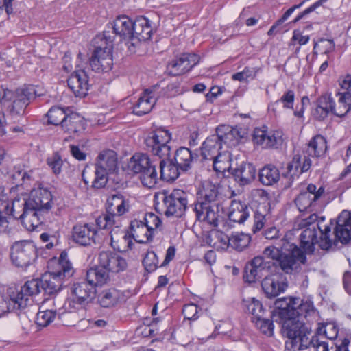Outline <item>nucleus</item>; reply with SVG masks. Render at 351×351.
<instances>
[{
  "mask_svg": "<svg viewBox=\"0 0 351 351\" xmlns=\"http://www.w3.org/2000/svg\"><path fill=\"white\" fill-rule=\"evenodd\" d=\"M51 204L52 195L47 189H34L29 196L22 194L11 202L0 189V233L6 230L10 216L19 219L28 231L36 230L46 221Z\"/></svg>",
  "mask_w": 351,
  "mask_h": 351,
  "instance_id": "obj_1",
  "label": "nucleus"
},
{
  "mask_svg": "<svg viewBox=\"0 0 351 351\" xmlns=\"http://www.w3.org/2000/svg\"><path fill=\"white\" fill-rule=\"evenodd\" d=\"M315 314L313 302L296 298H283L275 302L273 320L282 324V335L288 338L285 348L288 351L306 349L308 339L312 335L311 326L304 319Z\"/></svg>",
  "mask_w": 351,
  "mask_h": 351,
  "instance_id": "obj_2",
  "label": "nucleus"
},
{
  "mask_svg": "<svg viewBox=\"0 0 351 351\" xmlns=\"http://www.w3.org/2000/svg\"><path fill=\"white\" fill-rule=\"evenodd\" d=\"M324 217H318L316 213L311 214L303 219L300 226L304 230L300 234V243L306 253L312 254L317 245L324 250H328L336 246L339 241L346 244L351 240V213L343 210L337 217L334 230L335 239H330L331 228L324 225Z\"/></svg>",
  "mask_w": 351,
  "mask_h": 351,
  "instance_id": "obj_3",
  "label": "nucleus"
},
{
  "mask_svg": "<svg viewBox=\"0 0 351 351\" xmlns=\"http://www.w3.org/2000/svg\"><path fill=\"white\" fill-rule=\"evenodd\" d=\"M223 187L218 183L204 181L197 193V199L193 210L196 218L206 221L214 227L223 219V203L225 201Z\"/></svg>",
  "mask_w": 351,
  "mask_h": 351,
  "instance_id": "obj_4",
  "label": "nucleus"
},
{
  "mask_svg": "<svg viewBox=\"0 0 351 351\" xmlns=\"http://www.w3.org/2000/svg\"><path fill=\"white\" fill-rule=\"evenodd\" d=\"M263 257L275 263L274 267H280L287 274L298 271L306 262L304 253L294 243L282 238L276 245H269L263 252Z\"/></svg>",
  "mask_w": 351,
  "mask_h": 351,
  "instance_id": "obj_5",
  "label": "nucleus"
},
{
  "mask_svg": "<svg viewBox=\"0 0 351 351\" xmlns=\"http://www.w3.org/2000/svg\"><path fill=\"white\" fill-rule=\"evenodd\" d=\"M327 150L326 138L322 135H316L308 143L306 153L302 162V157L299 154L295 155L292 160L288 163L287 171L282 173V176L288 179L289 185L298 178L302 173L306 172L311 167L312 161L309 156L319 158L324 155Z\"/></svg>",
  "mask_w": 351,
  "mask_h": 351,
  "instance_id": "obj_6",
  "label": "nucleus"
},
{
  "mask_svg": "<svg viewBox=\"0 0 351 351\" xmlns=\"http://www.w3.org/2000/svg\"><path fill=\"white\" fill-rule=\"evenodd\" d=\"M35 95L36 90L32 86H24L15 91L0 87V102L13 122L19 121L25 115V109Z\"/></svg>",
  "mask_w": 351,
  "mask_h": 351,
  "instance_id": "obj_7",
  "label": "nucleus"
},
{
  "mask_svg": "<svg viewBox=\"0 0 351 351\" xmlns=\"http://www.w3.org/2000/svg\"><path fill=\"white\" fill-rule=\"evenodd\" d=\"M117 169V154L112 150H104L97 156L94 178L89 176L88 169L85 168L82 174V179L86 184L91 183L93 188L101 189L108 182V176L114 173Z\"/></svg>",
  "mask_w": 351,
  "mask_h": 351,
  "instance_id": "obj_8",
  "label": "nucleus"
},
{
  "mask_svg": "<svg viewBox=\"0 0 351 351\" xmlns=\"http://www.w3.org/2000/svg\"><path fill=\"white\" fill-rule=\"evenodd\" d=\"M49 273L43 274L39 282L45 294L55 295L62 289L66 272V250L59 258L53 257L47 263Z\"/></svg>",
  "mask_w": 351,
  "mask_h": 351,
  "instance_id": "obj_9",
  "label": "nucleus"
},
{
  "mask_svg": "<svg viewBox=\"0 0 351 351\" xmlns=\"http://www.w3.org/2000/svg\"><path fill=\"white\" fill-rule=\"evenodd\" d=\"M40 291L39 278L27 281L20 289H8V297L1 299L3 304L1 311L10 312L25 308L29 302V297L37 295Z\"/></svg>",
  "mask_w": 351,
  "mask_h": 351,
  "instance_id": "obj_10",
  "label": "nucleus"
},
{
  "mask_svg": "<svg viewBox=\"0 0 351 351\" xmlns=\"http://www.w3.org/2000/svg\"><path fill=\"white\" fill-rule=\"evenodd\" d=\"M216 135L208 137L201 147V154L204 160H213L219 154V150L222 143H230L234 139L238 141L240 138L237 129L227 125H220L216 129Z\"/></svg>",
  "mask_w": 351,
  "mask_h": 351,
  "instance_id": "obj_11",
  "label": "nucleus"
},
{
  "mask_svg": "<svg viewBox=\"0 0 351 351\" xmlns=\"http://www.w3.org/2000/svg\"><path fill=\"white\" fill-rule=\"evenodd\" d=\"M106 213L96 219L98 228H106L116 223V219L125 214L129 210V201L121 193L110 195L105 205Z\"/></svg>",
  "mask_w": 351,
  "mask_h": 351,
  "instance_id": "obj_12",
  "label": "nucleus"
},
{
  "mask_svg": "<svg viewBox=\"0 0 351 351\" xmlns=\"http://www.w3.org/2000/svg\"><path fill=\"white\" fill-rule=\"evenodd\" d=\"M128 168L134 173H141L142 184L148 188L154 187L158 180L156 166L153 165L147 154H136L130 160Z\"/></svg>",
  "mask_w": 351,
  "mask_h": 351,
  "instance_id": "obj_13",
  "label": "nucleus"
},
{
  "mask_svg": "<svg viewBox=\"0 0 351 351\" xmlns=\"http://www.w3.org/2000/svg\"><path fill=\"white\" fill-rule=\"evenodd\" d=\"M189 197V195L181 189H174L169 194L163 193L161 194V210L167 217H181L187 208Z\"/></svg>",
  "mask_w": 351,
  "mask_h": 351,
  "instance_id": "obj_14",
  "label": "nucleus"
},
{
  "mask_svg": "<svg viewBox=\"0 0 351 351\" xmlns=\"http://www.w3.org/2000/svg\"><path fill=\"white\" fill-rule=\"evenodd\" d=\"M171 140V134L167 130L158 128L150 133L145 143L147 149L154 156L170 158L171 147L168 143Z\"/></svg>",
  "mask_w": 351,
  "mask_h": 351,
  "instance_id": "obj_15",
  "label": "nucleus"
},
{
  "mask_svg": "<svg viewBox=\"0 0 351 351\" xmlns=\"http://www.w3.org/2000/svg\"><path fill=\"white\" fill-rule=\"evenodd\" d=\"M36 250L34 245L27 241L15 242L11 247L10 258L12 263L17 267L28 266Z\"/></svg>",
  "mask_w": 351,
  "mask_h": 351,
  "instance_id": "obj_16",
  "label": "nucleus"
},
{
  "mask_svg": "<svg viewBox=\"0 0 351 351\" xmlns=\"http://www.w3.org/2000/svg\"><path fill=\"white\" fill-rule=\"evenodd\" d=\"M275 263L267 261L262 256L254 257L245 267L243 278L249 283L255 282L274 267Z\"/></svg>",
  "mask_w": 351,
  "mask_h": 351,
  "instance_id": "obj_17",
  "label": "nucleus"
},
{
  "mask_svg": "<svg viewBox=\"0 0 351 351\" xmlns=\"http://www.w3.org/2000/svg\"><path fill=\"white\" fill-rule=\"evenodd\" d=\"M199 62V57L195 53H184L179 58L171 60L167 66L171 75L177 76L189 72Z\"/></svg>",
  "mask_w": 351,
  "mask_h": 351,
  "instance_id": "obj_18",
  "label": "nucleus"
},
{
  "mask_svg": "<svg viewBox=\"0 0 351 351\" xmlns=\"http://www.w3.org/2000/svg\"><path fill=\"white\" fill-rule=\"evenodd\" d=\"M98 264L107 271L118 273L126 269L125 258L111 251H102L98 255Z\"/></svg>",
  "mask_w": 351,
  "mask_h": 351,
  "instance_id": "obj_19",
  "label": "nucleus"
},
{
  "mask_svg": "<svg viewBox=\"0 0 351 351\" xmlns=\"http://www.w3.org/2000/svg\"><path fill=\"white\" fill-rule=\"evenodd\" d=\"M261 287L266 296L272 298L283 293L287 285L283 275L276 273L265 276L262 280Z\"/></svg>",
  "mask_w": 351,
  "mask_h": 351,
  "instance_id": "obj_20",
  "label": "nucleus"
},
{
  "mask_svg": "<svg viewBox=\"0 0 351 351\" xmlns=\"http://www.w3.org/2000/svg\"><path fill=\"white\" fill-rule=\"evenodd\" d=\"M132 28V37L130 39V44L128 46L136 47L141 41H146L150 39L152 34V28L148 19L144 16H139L133 21Z\"/></svg>",
  "mask_w": 351,
  "mask_h": 351,
  "instance_id": "obj_21",
  "label": "nucleus"
},
{
  "mask_svg": "<svg viewBox=\"0 0 351 351\" xmlns=\"http://www.w3.org/2000/svg\"><path fill=\"white\" fill-rule=\"evenodd\" d=\"M71 237L76 243L84 246L90 245L97 242V231L93 224H78L73 227Z\"/></svg>",
  "mask_w": 351,
  "mask_h": 351,
  "instance_id": "obj_22",
  "label": "nucleus"
},
{
  "mask_svg": "<svg viewBox=\"0 0 351 351\" xmlns=\"http://www.w3.org/2000/svg\"><path fill=\"white\" fill-rule=\"evenodd\" d=\"M67 86L75 97L86 96L88 89L87 75L82 70L73 72L67 79Z\"/></svg>",
  "mask_w": 351,
  "mask_h": 351,
  "instance_id": "obj_23",
  "label": "nucleus"
},
{
  "mask_svg": "<svg viewBox=\"0 0 351 351\" xmlns=\"http://www.w3.org/2000/svg\"><path fill=\"white\" fill-rule=\"evenodd\" d=\"M89 64L93 71L96 73H106L112 69V54L106 51H92L89 59Z\"/></svg>",
  "mask_w": 351,
  "mask_h": 351,
  "instance_id": "obj_24",
  "label": "nucleus"
},
{
  "mask_svg": "<svg viewBox=\"0 0 351 351\" xmlns=\"http://www.w3.org/2000/svg\"><path fill=\"white\" fill-rule=\"evenodd\" d=\"M96 289L86 280H79L75 282L71 287L73 302L81 304L89 298L95 295Z\"/></svg>",
  "mask_w": 351,
  "mask_h": 351,
  "instance_id": "obj_25",
  "label": "nucleus"
},
{
  "mask_svg": "<svg viewBox=\"0 0 351 351\" xmlns=\"http://www.w3.org/2000/svg\"><path fill=\"white\" fill-rule=\"evenodd\" d=\"M133 21L125 15L117 17L112 23L113 32L119 36L122 39L128 40L130 44V39L132 37V28Z\"/></svg>",
  "mask_w": 351,
  "mask_h": 351,
  "instance_id": "obj_26",
  "label": "nucleus"
},
{
  "mask_svg": "<svg viewBox=\"0 0 351 351\" xmlns=\"http://www.w3.org/2000/svg\"><path fill=\"white\" fill-rule=\"evenodd\" d=\"M232 175L240 185L244 186L254 180L256 169L252 164L243 162L238 167L232 170Z\"/></svg>",
  "mask_w": 351,
  "mask_h": 351,
  "instance_id": "obj_27",
  "label": "nucleus"
},
{
  "mask_svg": "<svg viewBox=\"0 0 351 351\" xmlns=\"http://www.w3.org/2000/svg\"><path fill=\"white\" fill-rule=\"evenodd\" d=\"M157 98L152 90L146 89L134 106V112L141 116L149 113L156 102Z\"/></svg>",
  "mask_w": 351,
  "mask_h": 351,
  "instance_id": "obj_28",
  "label": "nucleus"
},
{
  "mask_svg": "<svg viewBox=\"0 0 351 351\" xmlns=\"http://www.w3.org/2000/svg\"><path fill=\"white\" fill-rule=\"evenodd\" d=\"M160 178L167 182H173L180 176L181 169L173 160L163 157H159Z\"/></svg>",
  "mask_w": 351,
  "mask_h": 351,
  "instance_id": "obj_29",
  "label": "nucleus"
},
{
  "mask_svg": "<svg viewBox=\"0 0 351 351\" xmlns=\"http://www.w3.org/2000/svg\"><path fill=\"white\" fill-rule=\"evenodd\" d=\"M123 297L122 293L115 289L109 288L101 291L97 296V302L103 308H112L117 306Z\"/></svg>",
  "mask_w": 351,
  "mask_h": 351,
  "instance_id": "obj_30",
  "label": "nucleus"
},
{
  "mask_svg": "<svg viewBox=\"0 0 351 351\" xmlns=\"http://www.w3.org/2000/svg\"><path fill=\"white\" fill-rule=\"evenodd\" d=\"M131 234L133 239L138 243H146L152 240L153 234L143 221L133 220L130 223Z\"/></svg>",
  "mask_w": 351,
  "mask_h": 351,
  "instance_id": "obj_31",
  "label": "nucleus"
},
{
  "mask_svg": "<svg viewBox=\"0 0 351 351\" xmlns=\"http://www.w3.org/2000/svg\"><path fill=\"white\" fill-rule=\"evenodd\" d=\"M250 209L241 201L232 200L228 213L229 219L233 222L243 223L250 216Z\"/></svg>",
  "mask_w": 351,
  "mask_h": 351,
  "instance_id": "obj_32",
  "label": "nucleus"
},
{
  "mask_svg": "<svg viewBox=\"0 0 351 351\" xmlns=\"http://www.w3.org/2000/svg\"><path fill=\"white\" fill-rule=\"evenodd\" d=\"M331 112L335 114V102L329 96H323L318 100V104L312 111L315 119L319 121L324 120Z\"/></svg>",
  "mask_w": 351,
  "mask_h": 351,
  "instance_id": "obj_33",
  "label": "nucleus"
},
{
  "mask_svg": "<svg viewBox=\"0 0 351 351\" xmlns=\"http://www.w3.org/2000/svg\"><path fill=\"white\" fill-rule=\"evenodd\" d=\"M114 37L110 36L109 31H104L103 34L97 35L92 40L93 51H106L112 54Z\"/></svg>",
  "mask_w": 351,
  "mask_h": 351,
  "instance_id": "obj_34",
  "label": "nucleus"
},
{
  "mask_svg": "<svg viewBox=\"0 0 351 351\" xmlns=\"http://www.w3.org/2000/svg\"><path fill=\"white\" fill-rule=\"evenodd\" d=\"M259 181L265 186H272L277 183L280 178L278 169L274 165H265L258 173Z\"/></svg>",
  "mask_w": 351,
  "mask_h": 351,
  "instance_id": "obj_35",
  "label": "nucleus"
},
{
  "mask_svg": "<svg viewBox=\"0 0 351 351\" xmlns=\"http://www.w3.org/2000/svg\"><path fill=\"white\" fill-rule=\"evenodd\" d=\"M86 280L95 289L97 286H102L109 280L108 272L99 265L87 271Z\"/></svg>",
  "mask_w": 351,
  "mask_h": 351,
  "instance_id": "obj_36",
  "label": "nucleus"
},
{
  "mask_svg": "<svg viewBox=\"0 0 351 351\" xmlns=\"http://www.w3.org/2000/svg\"><path fill=\"white\" fill-rule=\"evenodd\" d=\"M193 159V156L188 148L180 147L175 153L174 162L182 171H186L191 168Z\"/></svg>",
  "mask_w": 351,
  "mask_h": 351,
  "instance_id": "obj_37",
  "label": "nucleus"
},
{
  "mask_svg": "<svg viewBox=\"0 0 351 351\" xmlns=\"http://www.w3.org/2000/svg\"><path fill=\"white\" fill-rule=\"evenodd\" d=\"M245 311L252 315V321L254 322L265 315L266 311L261 302L254 298L250 300H243Z\"/></svg>",
  "mask_w": 351,
  "mask_h": 351,
  "instance_id": "obj_38",
  "label": "nucleus"
},
{
  "mask_svg": "<svg viewBox=\"0 0 351 351\" xmlns=\"http://www.w3.org/2000/svg\"><path fill=\"white\" fill-rule=\"evenodd\" d=\"M86 128V121L84 117L75 112L67 114V132L77 134L82 133Z\"/></svg>",
  "mask_w": 351,
  "mask_h": 351,
  "instance_id": "obj_39",
  "label": "nucleus"
},
{
  "mask_svg": "<svg viewBox=\"0 0 351 351\" xmlns=\"http://www.w3.org/2000/svg\"><path fill=\"white\" fill-rule=\"evenodd\" d=\"M47 123L54 125H61L66 121V110L63 107L53 106L47 114Z\"/></svg>",
  "mask_w": 351,
  "mask_h": 351,
  "instance_id": "obj_40",
  "label": "nucleus"
},
{
  "mask_svg": "<svg viewBox=\"0 0 351 351\" xmlns=\"http://www.w3.org/2000/svg\"><path fill=\"white\" fill-rule=\"evenodd\" d=\"M251 237L249 234L235 232L228 238V245L238 251H242L248 246Z\"/></svg>",
  "mask_w": 351,
  "mask_h": 351,
  "instance_id": "obj_41",
  "label": "nucleus"
},
{
  "mask_svg": "<svg viewBox=\"0 0 351 351\" xmlns=\"http://www.w3.org/2000/svg\"><path fill=\"white\" fill-rule=\"evenodd\" d=\"M317 200H314V198L311 197V195L306 193H300L295 199V204L297 206L300 212L313 211L316 202Z\"/></svg>",
  "mask_w": 351,
  "mask_h": 351,
  "instance_id": "obj_42",
  "label": "nucleus"
},
{
  "mask_svg": "<svg viewBox=\"0 0 351 351\" xmlns=\"http://www.w3.org/2000/svg\"><path fill=\"white\" fill-rule=\"evenodd\" d=\"M339 328L334 322L322 324L316 331L315 335L327 338L328 339H335L338 335Z\"/></svg>",
  "mask_w": 351,
  "mask_h": 351,
  "instance_id": "obj_43",
  "label": "nucleus"
},
{
  "mask_svg": "<svg viewBox=\"0 0 351 351\" xmlns=\"http://www.w3.org/2000/svg\"><path fill=\"white\" fill-rule=\"evenodd\" d=\"M351 94L349 92L341 93L339 98L338 109L335 107V114L337 117H343L350 109Z\"/></svg>",
  "mask_w": 351,
  "mask_h": 351,
  "instance_id": "obj_44",
  "label": "nucleus"
},
{
  "mask_svg": "<svg viewBox=\"0 0 351 351\" xmlns=\"http://www.w3.org/2000/svg\"><path fill=\"white\" fill-rule=\"evenodd\" d=\"M213 160V169L217 173H224L230 169V154L228 153L217 154Z\"/></svg>",
  "mask_w": 351,
  "mask_h": 351,
  "instance_id": "obj_45",
  "label": "nucleus"
},
{
  "mask_svg": "<svg viewBox=\"0 0 351 351\" xmlns=\"http://www.w3.org/2000/svg\"><path fill=\"white\" fill-rule=\"evenodd\" d=\"M259 70L257 67L245 66L242 71L233 74L232 79L241 82H247L249 79H254Z\"/></svg>",
  "mask_w": 351,
  "mask_h": 351,
  "instance_id": "obj_46",
  "label": "nucleus"
},
{
  "mask_svg": "<svg viewBox=\"0 0 351 351\" xmlns=\"http://www.w3.org/2000/svg\"><path fill=\"white\" fill-rule=\"evenodd\" d=\"M133 245L130 236L126 234L123 237L116 238L115 241H112L111 246L116 250L125 252L132 248Z\"/></svg>",
  "mask_w": 351,
  "mask_h": 351,
  "instance_id": "obj_47",
  "label": "nucleus"
},
{
  "mask_svg": "<svg viewBox=\"0 0 351 351\" xmlns=\"http://www.w3.org/2000/svg\"><path fill=\"white\" fill-rule=\"evenodd\" d=\"M267 210L265 207H258L254 215V226L253 232L255 233L261 230L265 226L266 222Z\"/></svg>",
  "mask_w": 351,
  "mask_h": 351,
  "instance_id": "obj_48",
  "label": "nucleus"
},
{
  "mask_svg": "<svg viewBox=\"0 0 351 351\" xmlns=\"http://www.w3.org/2000/svg\"><path fill=\"white\" fill-rule=\"evenodd\" d=\"M272 313L273 311L269 314V316L273 319ZM273 322H274L273 319L271 321L265 315L262 317L260 320L255 321L254 323L263 334H265L268 336H271L274 329Z\"/></svg>",
  "mask_w": 351,
  "mask_h": 351,
  "instance_id": "obj_49",
  "label": "nucleus"
},
{
  "mask_svg": "<svg viewBox=\"0 0 351 351\" xmlns=\"http://www.w3.org/2000/svg\"><path fill=\"white\" fill-rule=\"evenodd\" d=\"M303 2L300 3L298 5H295L290 8H289L282 16L280 19H279L270 28L268 31L267 34L269 36L274 35L278 32H279V26L282 24L295 11V9L300 8L302 5Z\"/></svg>",
  "mask_w": 351,
  "mask_h": 351,
  "instance_id": "obj_50",
  "label": "nucleus"
},
{
  "mask_svg": "<svg viewBox=\"0 0 351 351\" xmlns=\"http://www.w3.org/2000/svg\"><path fill=\"white\" fill-rule=\"evenodd\" d=\"M295 99V93L293 90H289L284 93L282 97L276 101L272 106L278 107L281 104L283 108L293 109V103Z\"/></svg>",
  "mask_w": 351,
  "mask_h": 351,
  "instance_id": "obj_51",
  "label": "nucleus"
},
{
  "mask_svg": "<svg viewBox=\"0 0 351 351\" xmlns=\"http://www.w3.org/2000/svg\"><path fill=\"white\" fill-rule=\"evenodd\" d=\"M143 264L148 272L155 271L158 267V258L153 251L147 252L145 256Z\"/></svg>",
  "mask_w": 351,
  "mask_h": 351,
  "instance_id": "obj_52",
  "label": "nucleus"
},
{
  "mask_svg": "<svg viewBox=\"0 0 351 351\" xmlns=\"http://www.w3.org/2000/svg\"><path fill=\"white\" fill-rule=\"evenodd\" d=\"M335 45L333 40L320 38L318 41H314L313 50L317 48L324 54H328L335 50Z\"/></svg>",
  "mask_w": 351,
  "mask_h": 351,
  "instance_id": "obj_53",
  "label": "nucleus"
},
{
  "mask_svg": "<svg viewBox=\"0 0 351 351\" xmlns=\"http://www.w3.org/2000/svg\"><path fill=\"white\" fill-rule=\"evenodd\" d=\"M323 337L318 335H311L308 339V343L306 344V348L312 346L315 351H329L328 343L322 340Z\"/></svg>",
  "mask_w": 351,
  "mask_h": 351,
  "instance_id": "obj_54",
  "label": "nucleus"
},
{
  "mask_svg": "<svg viewBox=\"0 0 351 351\" xmlns=\"http://www.w3.org/2000/svg\"><path fill=\"white\" fill-rule=\"evenodd\" d=\"M101 230H110V239L112 241H115L116 238H119L121 237L125 236L127 232L125 229L121 228V224L119 221V219H116V223L106 227V228H100Z\"/></svg>",
  "mask_w": 351,
  "mask_h": 351,
  "instance_id": "obj_55",
  "label": "nucleus"
},
{
  "mask_svg": "<svg viewBox=\"0 0 351 351\" xmlns=\"http://www.w3.org/2000/svg\"><path fill=\"white\" fill-rule=\"evenodd\" d=\"M56 313L51 310L40 311L37 313L36 323L41 326H48L54 319Z\"/></svg>",
  "mask_w": 351,
  "mask_h": 351,
  "instance_id": "obj_56",
  "label": "nucleus"
},
{
  "mask_svg": "<svg viewBox=\"0 0 351 351\" xmlns=\"http://www.w3.org/2000/svg\"><path fill=\"white\" fill-rule=\"evenodd\" d=\"M143 221L149 230L152 232V234H154V230L159 228L162 223L160 217L152 213H147Z\"/></svg>",
  "mask_w": 351,
  "mask_h": 351,
  "instance_id": "obj_57",
  "label": "nucleus"
},
{
  "mask_svg": "<svg viewBox=\"0 0 351 351\" xmlns=\"http://www.w3.org/2000/svg\"><path fill=\"white\" fill-rule=\"evenodd\" d=\"M47 164L52 169L55 174L60 173L63 165V160L59 152H56L51 157H49L47 158Z\"/></svg>",
  "mask_w": 351,
  "mask_h": 351,
  "instance_id": "obj_58",
  "label": "nucleus"
},
{
  "mask_svg": "<svg viewBox=\"0 0 351 351\" xmlns=\"http://www.w3.org/2000/svg\"><path fill=\"white\" fill-rule=\"evenodd\" d=\"M282 143V138L280 132H268L265 148L277 147Z\"/></svg>",
  "mask_w": 351,
  "mask_h": 351,
  "instance_id": "obj_59",
  "label": "nucleus"
},
{
  "mask_svg": "<svg viewBox=\"0 0 351 351\" xmlns=\"http://www.w3.org/2000/svg\"><path fill=\"white\" fill-rule=\"evenodd\" d=\"M268 132L261 128H256L254 131L253 140L255 144L265 148Z\"/></svg>",
  "mask_w": 351,
  "mask_h": 351,
  "instance_id": "obj_60",
  "label": "nucleus"
},
{
  "mask_svg": "<svg viewBox=\"0 0 351 351\" xmlns=\"http://www.w3.org/2000/svg\"><path fill=\"white\" fill-rule=\"evenodd\" d=\"M198 306L195 304H185L182 308V314L185 319L195 320L198 315Z\"/></svg>",
  "mask_w": 351,
  "mask_h": 351,
  "instance_id": "obj_61",
  "label": "nucleus"
},
{
  "mask_svg": "<svg viewBox=\"0 0 351 351\" xmlns=\"http://www.w3.org/2000/svg\"><path fill=\"white\" fill-rule=\"evenodd\" d=\"M324 188L323 186H320L318 189L317 186L313 184H308L307 186L306 191L303 193H306L308 195H311L312 198H314V200H318L324 193Z\"/></svg>",
  "mask_w": 351,
  "mask_h": 351,
  "instance_id": "obj_62",
  "label": "nucleus"
},
{
  "mask_svg": "<svg viewBox=\"0 0 351 351\" xmlns=\"http://www.w3.org/2000/svg\"><path fill=\"white\" fill-rule=\"evenodd\" d=\"M327 0H319L315 3H313L312 5H311L309 8L306 9L302 12L300 13L298 16L293 20V23H297L301 19H302L305 15L308 14L311 12L314 11L317 8L322 5L324 3H325Z\"/></svg>",
  "mask_w": 351,
  "mask_h": 351,
  "instance_id": "obj_63",
  "label": "nucleus"
},
{
  "mask_svg": "<svg viewBox=\"0 0 351 351\" xmlns=\"http://www.w3.org/2000/svg\"><path fill=\"white\" fill-rule=\"evenodd\" d=\"M71 155L78 160H84L86 159V154L82 152L78 146L70 145Z\"/></svg>",
  "mask_w": 351,
  "mask_h": 351,
  "instance_id": "obj_64",
  "label": "nucleus"
}]
</instances>
